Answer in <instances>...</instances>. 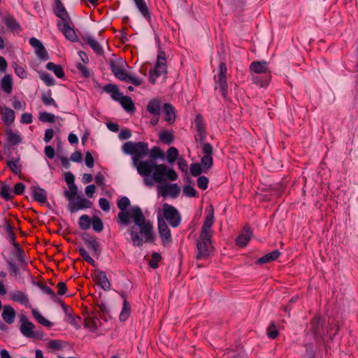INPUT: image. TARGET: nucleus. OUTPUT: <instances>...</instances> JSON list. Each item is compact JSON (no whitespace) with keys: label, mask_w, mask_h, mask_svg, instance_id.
<instances>
[{"label":"nucleus","mask_w":358,"mask_h":358,"mask_svg":"<svg viewBox=\"0 0 358 358\" xmlns=\"http://www.w3.org/2000/svg\"><path fill=\"white\" fill-rule=\"evenodd\" d=\"M76 68L84 78H87L90 76V71L89 69L85 65L79 63L76 65Z\"/></svg>","instance_id":"obj_62"},{"label":"nucleus","mask_w":358,"mask_h":358,"mask_svg":"<svg viewBox=\"0 0 358 358\" xmlns=\"http://www.w3.org/2000/svg\"><path fill=\"white\" fill-rule=\"evenodd\" d=\"M40 78L45 83L47 86H53L55 84L54 78L48 73H41Z\"/></svg>","instance_id":"obj_53"},{"label":"nucleus","mask_w":358,"mask_h":358,"mask_svg":"<svg viewBox=\"0 0 358 358\" xmlns=\"http://www.w3.org/2000/svg\"><path fill=\"white\" fill-rule=\"evenodd\" d=\"M196 134L194 135V139L196 143H204L206 136V124L203 120V116L201 114H197L194 120Z\"/></svg>","instance_id":"obj_8"},{"label":"nucleus","mask_w":358,"mask_h":358,"mask_svg":"<svg viewBox=\"0 0 358 358\" xmlns=\"http://www.w3.org/2000/svg\"><path fill=\"white\" fill-rule=\"evenodd\" d=\"M57 26L59 29L63 33L68 40L72 42L77 41V35L73 29L70 27L68 21L65 22H58Z\"/></svg>","instance_id":"obj_17"},{"label":"nucleus","mask_w":358,"mask_h":358,"mask_svg":"<svg viewBox=\"0 0 358 358\" xmlns=\"http://www.w3.org/2000/svg\"><path fill=\"white\" fill-rule=\"evenodd\" d=\"M206 170L210 169L213 164V157L210 155H203L201 159L200 164Z\"/></svg>","instance_id":"obj_51"},{"label":"nucleus","mask_w":358,"mask_h":358,"mask_svg":"<svg viewBox=\"0 0 358 358\" xmlns=\"http://www.w3.org/2000/svg\"><path fill=\"white\" fill-rule=\"evenodd\" d=\"M1 88L6 94H10L13 90V79L9 74L5 75L1 80Z\"/></svg>","instance_id":"obj_35"},{"label":"nucleus","mask_w":358,"mask_h":358,"mask_svg":"<svg viewBox=\"0 0 358 358\" xmlns=\"http://www.w3.org/2000/svg\"><path fill=\"white\" fill-rule=\"evenodd\" d=\"M324 320L320 315H315L310 321V329L313 334L317 336L320 334V330L322 329Z\"/></svg>","instance_id":"obj_30"},{"label":"nucleus","mask_w":358,"mask_h":358,"mask_svg":"<svg viewBox=\"0 0 358 358\" xmlns=\"http://www.w3.org/2000/svg\"><path fill=\"white\" fill-rule=\"evenodd\" d=\"M148 155L150 159H148L147 161L156 162V159L159 158L164 159V157L163 152L157 146H155L150 150H149Z\"/></svg>","instance_id":"obj_40"},{"label":"nucleus","mask_w":358,"mask_h":358,"mask_svg":"<svg viewBox=\"0 0 358 358\" xmlns=\"http://www.w3.org/2000/svg\"><path fill=\"white\" fill-rule=\"evenodd\" d=\"M97 318L89 317L85 320L84 325L86 328L90 329L91 331H94L97 328L96 324Z\"/></svg>","instance_id":"obj_56"},{"label":"nucleus","mask_w":358,"mask_h":358,"mask_svg":"<svg viewBox=\"0 0 358 358\" xmlns=\"http://www.w3.org/2000/svg\"><path fill=\"white\" fill-rule=\"evenodd\" d=\"M202 144V152L203 155H213V146L209 143H203Z\"/></svg>","instance_id":"obj_64"},{"label":"nucleus","mask_w":358,"mask_h":358,"mask_svg":"<svg viewBox=\"0 0 358 358\" xmlns=\"http://www.w3.org/2000/svg\"><path fill=\"white\" fill-rule=\"evenodd\" d=\"M159 189L162 196L164 197L171 196L172 198H176L180 192V187L176 183L162 185L159 187Z\"/></svg>","instance_id":"obj_15"},{"label":"nucleus","mask_w":358,"mask_h":358,"mask_svg":"<svg viewBox=\"0 0 358 358\" xmlns=\"http://www.w3.org/2000/svg\"><path fill=\"white\" fill-rule=\"evenodd\" d=\"M158 231L164 245L171 242V231L162 218H158Z\"/></svg>","instance_id":"obj_12"},{"label":"nucleus","mask_w":358,"mask_h":358,"mask_svg":"<svg viewBox=\"0 0 358 358\" xmlns=\"http://www.w3.org/2000/svg\"><path fill=\"white\" fill-rule=\"evenodd\" d=\"M36 53L38 57L43 60H47L48 59V52L44 48L43 45L36 50Z\"/></svg>","instance_id":"obj_63"},{"label":"nucleus","mask_w":358,"mask_h":358,"mask_svg":"<svg viewBox=\"0 0 358 358\" xmlns=\"http://www.w3.org/2000/svg\"><path fill=\"white\" fill-rule=\"evenodd\" d=\"M117 206L120 211L117 214V222L123 226H128L131 219L134 220V225L129 229L132 243L134 246L141 247L143 242L152 243L155 240L153 227L150 220H147L141 208L132 206L129 210L127 208L130 206V201L127 196H122L117 202Z\"/></svg>","instance_id":"obj_1"},{"label":"nucleus","mask_w":358,"mask_h":358,"mask_svg":"<svg viewBox=\"0 0 358 358\" xmlns=\"http://www.w3.org/2000/svg\"><path fill=\"white\" fill-rule=\"evenodd\" d=\"M210 236L200 234L199 239L196 242V259L198 260L207 259L212 250Z\"/></svg>","instance_id":"obj_4"},{"label":"nucleus","mask_w":358,"mask_h":358,"mask_svg":"<svg viewBox=\"0 0 358 358\" xmlns=\"http://www.w3.org/2000/svg\"><path fill=\"white\" fill-rule=\"evenodd\" d=\"M82 239L84 241L87 248L92 250L94 254H100V244L96 241V238L94 236H92L88 233H84L82 235Z\"/></svg>","instance_id":"obj_13"},{"label":"nucleus","mask_w":358,"mask_h":358,"mask_svg":"<svg viewBox=\"0 0 358 358\" xmlns=\"http://www.w3.org/2000/svg\"><path fill=\"white\" fill-rule=\"evenodd\" d=\"M83 41L87 44L95 53L97 55H102L103 50L102 46L90 35H85L82 37Z\"/></svg>","instance_id":"obj_25"},{"label":"nucleus","mask_w":358,"mask_h":358,"mask_svg":"<svg viewBox=\"0 0 358 358\" xmlns=\"http://www.w3.org/2000/svg\"><path fill=\"white\" fill-rule=\"evenodd\" d=\"M31 313H32V315H33V317H34V319L40 324L47 327H50L52 326V323L50 322L47 319H45L37 309H33Z\"/></svg>","instance_id":"obj_38"},{"label":"nucleus","mask_w":358,"mask_h":358,"mask_svg":"<svg viewBox=\"0 0 358 358\" xmlns=\"http://www.w3.org/2000/svg\"><path fill=\"white\" fill-rule=\"evenodd\" d=\"M271 79V74L267 73L266 74L252 75V83L261 87H266L268 85Z\"/></svg>","instance_id":"obj_26"},{"label":"nucleus","mask_w":358,"mask_h":358,"mask_svg":"<svg viewBox=\"0 0 358 358\" xmlns=\"http://www.w3.org/2000/svg\"><path fill=\"white\" fill-rule=\"evenodd\" d=\"M1 317L8 324H12L16 317L15 310L10 305H4L2 309Z\"/></svg>","instance_id":"obj_20"},{"label":"nucleus","mask_w":358,"mask_h":358,"mask_svg":"<svg viewBox=\"0 0 358 358\" xmlns=\"http://www.w3.org/2000/svg\"><path fill=\"white\" fill-rule=\"evenodd\" d=\"M11 299L24 306H27L29 302L27 295L21 291L14 292L11 294Z\"/></svg>","instance_id":"obj_34"},{"label":"nucleus","mask_w":358,"mask_h":358,"mask_svg":"<svg viewBox=\"0 0 358 358\" xmlns=\"http://www.w3.org/2000/svg\"><path fill=\"white\" fill-rule=\"evenodd\" d=\"M122 81L125 83H131L135 86H139L142 83V80L141 78L132 77L128 73H127L125 78L123 79Z\"/></svg>","instance_id":"obj_61"},{"label":"nucleus","mask_w":358,"mask_h":358,"mask_svg":"<svg viewBox=\"0 0 358 358\" xmlns=\"http://www.w3.org/2000/svg\"><path fill=\"white\" fill-rule=\"evenodd\" d=\"M54 13L58 17H59L63 22L70 20V17L60 0H55L54 6Z\"/></svg>","instance_id":"obj_21"},{"label":"nucleus","mask_w":358,"mask_h":358,"mask_svg":"<svg viewBox=\"0 0 358 358\" xmlns=\"http://www.w3.org/2000/svg\"><path fill=\"white\" fill-rule=\"evenodd\" d=\"M93 203L89 199L83 196H77L76 201L72 200L68 204L69 210L73 213L80 210L91 208Z\"/></svg>","instance_id":"obj_10"},{"label":"nucleus","mask_w":358,"mask_h":358,"mask_svg":"<svg viewBox=\"0 0 358 358\" xmlns=\"http://www.w3.org/2000/svg\"><path fill=\"white\" fill-rule=\"evenodd\" d=\"M57 303H60L61 307L65 314V320H71V317L73 316L71 308L65 304L64 302L60 299H58Z\"/></svg>","instance_id":"obj_52"},{"label":"nucleus","mask_w":358,"mask_h":358,"mask_svg":"<svg viewBox=\"0 0 358 358\" xmlns=\"http://www.w3.org/2000/svg\"><path fill=\"white\" fill-rule=\"evenodd\" d=\"M121 106L122 108L128 113L134 112L135 110V106L132 101V99L127 96H124L123 98H122L121 101H120Z\"/></svg>","instance_id":"obj_39"},{"label":"nucleus","mask_w":358,"mask_h":358,"mask_svg":"<svg viewBox=\"0 0 358 358\" xmlns=\"http://www.w3.org/2000/svg\"><path fill=\"white\" fill-rule=\"evenodd\" d=\"M46 69L52 71L55 75L59 78H63L65 76L64 71L61 65L55 64L53 62H48L46 64Z\"/></svg>","instance_id":"obj_36"},{"label":"nucleus","mask_w":358,"mask_h":358,"mask_svg":"<svg viewBox=\"0 0 358 358\" xmlns=\"http://www.w3.org/2000/svg\"><path fill=\"white\" fill-rule=\"evenodd\" d=\"M20 331L23 336H39L34 331L35 325L29 320L26 315L22 313L19 315Z\"/></svg>","instance_id":"obj_9"},{"label":"nucleus","mask_w":358,"mask_h":358,"mask_svg":"<svg viewBox=\"0 0 358 358\" xmlns=\"http://www.w3.org/2000/svg\"><path fill=\"white\" fill-rule=\"evenodd\" d=\"M0 196L5 201H10L13 198V193L12 192L9 185L3 184L0 189Z\"/></svg>","instance_id":"obj_43"},{"label":"nucleus","mask_w":358,"mask_h":358,"mask_svg":"<svg viewBox=\"0 0 358 358\" xmlns=\"http://www.w3.org/2000/svg\"><path fill=\"white\" fill-rule=\"evenodd\" d=\"M208 178L204 176H199L197 179V186L202 190H205L208 188Z\"/></svg>","instance_id":"obj_59"},{"label":"nucleus","mask_w":358,"mask_h":358,"mask_svg":"<svg viewBox=\"0 0 358 358\" xmlns=\"http://www.w3.org/2000/svg\"><path fill=\"white\" fill-rule=\"evenodd\" d=\"M161 260V255L157 252L152 254V259L149 262V265L152 268L158 267V262Z\"/></svg>","instance_id":"obj_57"},{"label":"nucleus","mask_w":358,"mask_h":358,"mask_svg":"<svg viewBox=\"0 0 358 358\" xmlns=\"http://www.w3.org/2000/svg\"><path fill=\"white\" fill-rule=\"evenodd\" d=\"M250 70L253 72L254 75L271 73L268 64L265 61L253 62L250 65Z\"/></svg>","instance_id":"obj_19"},{"label":"nucleus","mask_w":358,"mask_h":358,"mask_svg":"<svg viewBox=\"0 0 358 358\" xmlns=\"http://www.w3.org/2000/svg\"><path fill=\"white\" fill-rule=\"evenodd\" d=\"M41 101L46 106H52L55 108H58V105L55 102V99L52 97V91L48 90L46 92L42 93Z\"/></svg>","instance_id":"obj_37"},{"label":"nucleus","mask_w":358,"mask_h":358,"mask_svg":"<svg viewBox=\"0 0 358 358\" xmlns=\"http://www.w3.org/2000/svg\"><path fill=\"white\" fill-rule=\"evenodd\" d=\"M92 220L87 215H83L79 218V227L83 230H87L90 229L91 225Z\"/></svg>","instance_id":"obj_46"},{"label":"nucleus","mask_w":358,"mask_h":358,"mask_svg":"<svg viewBox=\"0 0 358 358\" xmlns=\"http://www.w3.org/2000/svg\"><path fill=\"white\" fill-rule=\"evenodd\" d=\"M147 110L152 115H160L161 101L159 99H151L146 107Z\"/></svg>","instance_id":"obj_32"},{"label":"nucleus","mask_w":358,"mask_h":358,"mask_svg":"<svg viewBox=\"0 0 358 358\" xmlns=\"http://www.w3.org/2000/svg\"><path fill=\"white\" fill-rule=\"evenodd\" d=\"M166 54L163 51H160L157 55V60L154 69L149 71V81L154 84L155 80L162 73H166Z\"/></svg>","instance_id":"obj_5"},{"label":"nucleus","mask_w":358,"mask_h":358,"mask_svg":"<svg viewBox=\"0 0 358 358\" xmlns=\"http://www.w3.org/2000/svg\"><path fill=\"white\" fill-rule=\"evenodd\" d=\"M1 119L3 123L9 126L15 121V112L11 108L3 106L1 108Z\"/></svg>","instance_id":"obj_27"},{"label":"nucleus","mask_w":358,"mask_h":358,"mask_svg":"<svg viewBox=\"0 0 358 358\" xmlns=\"http://www.w3.org/2000/svg\"><path fill=\"white\" fill-rule=\"evenodd\" d=\"M141 15L149 22H151V12L144 0H133Z\"/></svg>","instance_id":"obj_24"},{"label":"nucleus","mask_w":358,"mask_h":358,"mask_svg":"<svg viewBox=\"0 0 358 358\" xmlns=\"http://www.w3.org/2000/svg\"><path fill=\"white\" fill-rule=\"evenodd\" d=\"M202 166L198 163L190 165V173L193 176H199L202 173Z\"/></svg>","instance_id":"obj_58"},{"label":"nucleus","mask_w":358,"mask_h":358,"mask_svg":"<svg viewBox=\"0 0 358 358\" xmlns=\"http://www.w3.org/2000/svg\"><path fill=\"white\" fill-rule=\"evenodd\" d=\"M95 280L96 283L101 286V287L105 290L108 291L110 289V282H109L106 274L104 271H99L96 273Z\"/></svg>","instance_id":"obj_28"},{"label":"nucleus","mask_w":358,"mask_h":358,"mask_svg":"<svg viewBox=\"0 0 358 358\" xmlns=\"http://www.w3.org/2000/svg\"><path fill=\"white\" fill-rule=\"evenodd\" d=\"M7 144L10 145H17L22 143V138L18 131H13L10 129H6L5 131Z\"/></svg>","instance_id":"obj_23"},{"label":"nucleus","mask_w":358,"mask_h":358,"mask_svg":"<svg viewBox=\"0 0 358 358\" xmlns=\"http://www.w3.org/2000/svg\"><path fill=\"white\" fill-rule=\"evenodd\" d=\"M16 249L15 256L21 265L24 264L25 262V255L24 250L21 248L19 244H15Z\"/></svg>","instance_id":"obj_55"},{"label":"nucleus","mask_w":358,"mask_h":358,"mask_svg":"<svg viewBox=\"0 0 358 358\" xmlns=\"http://www.w3.org/2000/svg\"><path fill=\"white\" fill-rule=\"evenodd\" d=\"M183 193L189 197H195L197 195L196 189L191 185H187L183 187Z\"/></svg>","instance_id":"obj_60"},{"label":"nucleus","mask_w":358,"mask_h":358,"mask_svg":"<svg viewBox=\"0 0 358 358\" xmlns=\"http://www.w3.org/2000/svg\"><path fill=\"white\" fill-rule=\"evenodd\" d=\"M78 252L85 262H87L92 266H95L94 260L90 256V255L88 254V252L86 251V250L84 248H83V247L79 248Z\"/></svg>","instance_id":"obj_54"},{"label":"nucleus","mask_w":358,"mask_h":358,"mask_svg":"<svg viewBox=\"0 0 358 358\" xmlns=\"http://www.w3.org/2000/svg\"><path fill=\"white\" fill-rule=\"evenodd\" d=\"M91 224L96 232H101L103 229L102 220L99 217L94 216L92 219Z\"/></svg>","instance_id":"obj_50"},{"label":"nucleus","mask_w":358,"mask_h":358,"mask_svg":"<svg viewBox=\"0 0 358 358\" xmlns=\"http://www.w3.org/2000/svg\"><path fill=\"white\" fill-rule=\"evenodd\" d=\"M130 314V304L127 301L126 299L124 300L123 307L122 311L120 314V320L125 321L128 319Z\"/></svg>","instance_id":"obj_47"},{"label":"nucleus","mask_w":358,"mask_h":358,"mask_svg":"<svg viewBox=\"0 0 358 358\" xmlns=\"http://www.w3.org/2000/svg\"><path fill=\"white\" fill-rule=\"evenodd\" d=\"M122 150L126 154L132 156L134 165L137 170L139 164L144 162V160H141V159L146 157L149 152L148 144L145 142L134 143L132 141H128L123 145Z\"/></svg>","instance_id":"obj_3"},{"label":"nucleus","mask_w":358,"mask_h":358,"mask_svg":"<svg viewBox=\"0 0 358 358\" xmlns=\"http://www.w3.org/2000/svg\"><path fill=\"white\" fill-rule=\"evenodd\" d=\"M66 345L67 343L66 341L59 339L51 340L48 344V348L54 351L62 350Z\"/></svg>","instance_id":"obj_41"},{"label":"nucleus","mask_w":358,"mask_h":358,"mask_svg":"<svg viewBox=\"0 0 358 358\" xmlns=\"http://www.w3.org/2000/svg\"><path fill=\"white\" fill-rule=\"evenodd\" d=\"M138 173L144 177V184L149 187L152 186L154 182L162 183L165 180L175 181L178 179V174L173 169H168L166 165L157 164L153 161H144L140 163Z\"/></svg>","instance_id":"obj_2"},{"label":"nucleus","mask_w":358,"mask_h":358,"mask_svg":"<svg viewBox=\"0 0 358 358\" xmlns=\"http://www.w3.org/2000/svg\"><path fill=\"white\" fill-rule=\"evenodd\" d=\"M159 138L162 143L170 145L173 141L174 136L171 132L164 130L159 134Z\"/></svg>","instance_id":"obj_42"},{"label":"nucleus","mask_w":358,"mask_h":358,"mask_svg":"<svg viewBox=\"0 0 358 358\" xmlns=\"http://www.w3.org/2000/svg\"><path fill=\"white\" fill-rule=\"evenodd\" d=\"M252 231L248 224L244 226L243 231L238 236L236 240V245L240 247H245L248 245L251 237Z\"/></svg>","instance_id":"obj_16"},{"label":"nucleus","mask_w":358,"mask_h":358,"mask_svg":"<svg viewBox=\"0 0 358 358\" xmlns=\"http://www.w3.org/2000/svg\"><path fill=\"white\" fill-rule=\"evenodd\" d=\"M110 69L115 76L120 80L125 78L127 72L123 69V62L122 60L117 62L111 60L110 62Z\"/></svg>","instance_id":"obj_18"},{"label":"nucleus","mask_w":358,"mask_h":358,"mask_svg":"<svg viewBox=\"0 0 358 358\" xmlns=\"http://www.w3.org/2000/svg\"><path fill=\"white\" fill-rule=\"evenodd\" d=\"M31 190L32 197L36 201L42 204L47 203V192L44 189L39 186H32Z\"/></svg>","instance_id":"obj_22"},{"label":"nucleus","mask_w":358,"mask_h":358,"mask_svg":"<svg viewBox=\"0 0 358 358\" xmlns=\"http://www.w3.org/2000/svg\"><path fill=\"white\" fill-rule=\"evenodd\" d=\"M38 119L42 122L54 123L56 117L54 114L43 111L39 113Z\"/></svg>","instance_id":"obj_45"},{"label":"nucleus","mask_w":358,"mask_h":358,"mask_svg":"<svg viewBox=\"0 0 358 358\" xmlns=\"http://www.w3.org/2000/svg\"><path fill=\"white\" fill-rule=\"evenodd\" d=\"M163 215L172 227H177L181 222V216L178 210L173 206L166 203L163 204Z\"/></svg>","instance_id":"obj_6"},{"label":"nucleus","mask_w":358,"mask_h":358,"mask_svg":"<svg viewBox=\"0 0 358 358\" xmlns=\"http://www.w3.org/2000/svg\"><path fill=\"white\" fill-rule=\"evenodd\" d=\"M227 67L225 63L221 62L220 64V72L217 76H215V82L219 85L221 94L224 98H226L228 94V85L226 74Z\"/></svg>","instance_id":"obj_7"},{"label":"nucleus","mask_w":358,"mask_h":358,"mask_svg":"<svg viewBox=\"0 0 358 358\" xmlns=\"http://www.w3.org/2000/svg\"><path fill=\"white\" fill-rule=\"evenodd\" d=\"M69 189L65 190L64 192V195L65 197L69 200V201H71L72 200H74L75 196L78 194V187L75 185H72L71 186H69Z\"/></svg>","instance_id":"obj_48"},{"label":"nucleus","mask_w":358,"mask_h":358,"mask_svg":"<svg viewBox=\"0 0 358 358\" xmlns=\"http://www.w3.org/2000/svg\"><path fill=\"white\" fill-rule=\"evenodd\" d=\"M16 155L15 159H8L6 165L14 174L20 175L22 173V165L20 164V156L17 152H16Z\"/></svg>","instance_id":"obj_29"},{"label":"nucleus","mask_w":358,"mask_h":358,"mask_svg":"<svg viewBox=\"0 0 358 358\" xmlns=\"http://www.w3.org/2000/svg\"><path fill=\"white\" fill-rule=\"evenodd\" d=\"M163 112L164 113V120L169 124H173L176 120L175 110L170 103H164L163 106Z\"/></svg>","instance_id":"obj_31"},{"label":"nucleus","mask_w":358,"mask_h":358,"mask_svg":"<svg viewBox=\"0 0 358 358\" xmlns=\"http://www.w3.org/2000/svg\"><path fill=\"white\" fill-rule=\"evenodd\" d=\"M280 255V252L278 250H275L271 252L267 253L263 257L259 258L257 261V264H264L277 259Z\"/></svg>","instance_id":"obj_33"},{"label":"nucleus","mask_w":358,"mask_h":358,"mask_svg":"<svg viewBox=\"0 0 358 358\" xmlns=\"http://www.w3.org/2000/svg\"><path fill=\"white\" fill-rule=\"evenodd\" d=\"M178 157V150L175 147H171L167 150V160L169 163H173Z\"/></svg>","instance_id":"obj_49"},{"label":"nucleus","mask_w":358,"mask_h":358,"mask_svg":"<svg viewBox=\"0 0 358 358\" xmlns=\"http://www.w3.org/2000/svg\"><path fill=\"white\" fill-rule=\"evenodd\" d=\"M214 222V210L211 207V209L208 211L206 215L203 225L201 227V235L205 236H210L213 235L212 226Z\"/></svg>","instance_id":"obj_14"},{"label":"nucleus","mask_w":358,"mask_h":358,"mask_svg":"<svg viewBox=\"0 0 358 358\" xmlns=\"http://www.w3.org/2000/svg\"><path fill=\"white\" fill-rule=\"evenodd\" d=\"M1 20L5 24L6 28L14 34H19L22 28L15 17L10 13L1 15Z\"/></svg>","instance_id":"obj_11"},{"label":"nucleus","mask_w":358,"mask_h":358,"mask_svg":"<svg viewBox=\"0 0 358 358\" xmlns=\"http://www.w3.org/2000/svg\"><path fill=\"white\" fill-rule=\"evenodd\" d=\"M38 286L41 289V290L43 292V294L50 296V297L54 301L57 302L58 299H59L58 297H57L55 292L48 285H46L43 283L38 282Z\"/></svg>","instance_id":"obj_44"}]
</instances>
